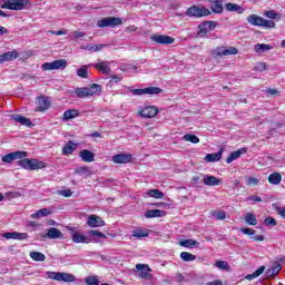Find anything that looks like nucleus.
<instances>
[{
	"label": "nucleus",
	"mask_w": 285,
	"mask_h": 285,
	"mask_svg": "<svg viewBox=\"0 0 285 285\" xmlns=\"http://www.w3.org/2000/svg\"><path fill=\"white\" fill-rule=\"evenodd\" d=\"M185 141H190V144H199V137L195 135L187 134L183 137Z\"/></svg>",
	"instance_id": "46"
},
{
	"label": "nucleus",
	"mask_w": 285,
	"mask_h": 285,
	"mask_svg": "<svg viewBox=\"0 0 285 285\" xmlns=\"http://www.w3.org/2000/svg\"><path fill=\"white\" fill-rule=\"evenodd\" d=\"M246 185L247 186H258L259 185V179H257L255 177H248L246 179Z\"/></svg>",
	"instance_id": "52"
},
{
	"label": "nucleus",
	"mask_w": 285,
	"mask_h": 285,
	"mask_svg": "<svg viewBox=\"0 0 285 285\" xmlns=\"http://www.w3.org/2000/svg\"><path fill=\"white\" fill-rule=\"evenodd\" d=\"M249 202H262V197L253 195L248 197Z\"/></svg>",
	"instance_id": "62"
},
{
	"label": "nucleus",
	"mask_w": 285,
	"mask_h": 285,
	"mask_svg": "<svg viewBox=\"0 0 285 285\" xmlns=\"http://www.w3.org/2000/svg\"><path fill=\"white\" fill-rule=\"evenodd\" d=\"M279 262H284V257L277 258L274 265L267 271L266 275L268 279H273V277L278 275L279 271H282V264H279Z\"/></svg>",
	"instance_id": "15"
},
{
	"label": "nucleus",
	"mask_w": 285,
	"mask_h": 285,
	"mask_svg": "<svg viewBox=\"0 0 285 285\" xmlns=\"http://www.w3.org/2000/svg\"><path fill=\"white\" fill-rule=\"evenodd\" d=\"M30 6L29 0H7L4 2L3 8H7V10H26V8Z\"/></svg>",
	"instance_id": "5"
},
{
	"label": "nucleus",
	"mask_w": 285,
	"mask_h": 285,
	"mask_svg": "<svg viewBox=\"0 0 285 285\" xmlns=\"http://www.w3.org/2000/svg\"><path fill=\"white\" fill-rule=\"evenodd\" d=\"M254 70H256V72H264V70H266V62H257Z\"/></svg>",
	"instance_id": "53"
},
{
	"label": "nucleus",
	"mask_w": 285,
	"mask_h": 285,
	"mask_svg": "<svg viewBox=\"0 0 285 285\" xmlns=\"http://www.w3.org/2000/svg\"><path fill=\"white\" fill-rule=\"evenodd\" d=\"M127 90L137 97H141V95H159L161 92V88L158 87H147L145 89H132L128 87Z\"/></svg>",
	"instance_id": "9"
},
{
	"label": "nucleus",
	"mask_w": 285,
	"mask_h": 285,
	"mask_svg": "<svg viewBox=\"0 0 285 285\" xmlns=\"http://www.w3.org/2000/svg\"><path fill=\"white\" fill-rule=\"evenodd\" d=\"M216 266L217 268H220V271H226V268H228V263L224 261H218L216 262Z\"/></svg>",
	"instance_id": "55"
},
{
	"label": "nucleus",
	"mask_w": 285,
	"mask_h": 285,
	"mask_svg": "<svg viewBox=\"0 0 285 285\" xmlns=\"http://www.w3.org/2000/svg\"><path fill=\"white\" fill-rule=\"evenodd\" d=\"M114 164H130L132 161V155L130 154H117L112 156Z\"/></svg>",
	"instance_id": "17"
},
{
	"label": "nucleus",
	"mask_w": 285,
	"mask_h": 285,
	"mask_svg": "<svg viewBox=\"0 0 285 285\" xmlns=\"http://www.w3.org/2000/svg\"><path fill=\"white\" fill-rule=\"evenodd\" d=\"M47 237L49 239H61V237H63V233H61V230L58 228L51 227L47 232Z\"/></svg>",
	"instance_id": "28"
},
{
	"label": "nucleus",
	"mask_w": 285,
	"mask_h": 285,
	"mask_svg": "<svg viewBox=\"0 0 285 285\" xmlns=\"http://www.w3.org/2000/svg\"><path fill=\"white\" fill-rule=\"evenodd\" d=\"M85 284L99 285V279L96 276H88L87 278H85Z\"/></svg>",
	"instance_id": "51"
},
{
	"label": "nucleus",
	"mask_w": 285,
	"mask_h": 285,
	"mask_svg": "<svg viewBox=\"0 0 285 285\" xmlns=\"http://www.w3.org/2000/svg\"><path fill=\"white\" fill-rule=\"evenodd\" d=\"M136 268L137 271H140V277L142 279H146V277H148V267L146 268V265L137 264Z\"/></svg>",
	"instance_id": "45"
},
{
	"label": "nucleus",
	"mask_w": 285,
	"mask_h": 285,
	"mask_svg": "<svg viewBox=\"0 0 285 285\" xmlns=\"http://www.w3.org/2000/svg\"><path fill=\"white\" fill-rule=\"evenodd\" d=\"M71 239L75 242V244H90L91 242L90 237L78 232L71 234Z\"/></svg>",
	"instance_id": "19"
},
{
	"label": "nucleus",
	"mask_w": 285,
	"mask_h": 285,
	"mask_svg": "<svg viewBox=\"0 0 285 285\" xmlns=\"http://www.w3.org/2000/svg\"><path fill=\"white\" fill-rule=\"evenodd\" d=\"M264 17H267L268 19H282V16L275 12V10L265 11Z\"/></svg>",
	"instance_id": "47"
},
{
	"label": "nucleus",
	"mask_w": 285,
	"mask_h": 285,
	"mask_svg": "<svg viewBox=\"0 0 285 285\" xmlns=\"http://www.w3.org/2000/svg\"><path fill=\"white\" fill-rule=\"evenodd\" d=\"M104 48H106V45L89 43L85 47H81V50H88L89 52H99L100 50H104Z\"/></svg>",
	"instance_id": "32"
},
{
	"label": "nucleus",
	"mask_w": 285,
	"mask_h": 285,
	"mask_svg": "<svg viewBox=\"0 0 285 285\" xmlns=\"http://www.w3.org/2000/svg\"><path fill=\"white\" fill-rule=\"evenodd\" d=\"M240 233H243V235H255V229H253V228H242Z\"/></svg>",
	"instance_id": "59"
},
{
	"label": "nucleus",
	"mask_w": 285,
	"mask_h": 285,
	"mask_svg": "<svg viewBox=\"0 0 285 285\" xmlns=\"http://www.w3.org/2000/svg\"><path fill=\"white\" fill-rule=\"evenodd\" d=\"M78 77H81L82 79H88V67L82 66L77 70Z\"/></svg>",
	"instance_id": "49"
},
{
	"label": "nucleus",
	"mask_w": 285,
	"mask_h": 285,
	"mask_svg": "<svg viewBox=\"0 0 285 285\" xmlns=\"http://www.w3.org/2000/svg\"><path fill=\"white\" fill-rule=\"evenodd\" d=\"M276 212L285 219V207H277Z\"/></svg>",
	"instance_id": "61"
},
{
	"label": "nucleus",
	"mask_w": 285,
	"mask_h": 285,
	"mask_svg": "<svg viewBox=\"0 0 285 285\" xmlns=\"http://www.w3.org/2000/svg\"><path fill=\"white\" fill-rule=\"evenodd\" d=\"M18 166L24 168V170H39L46 168V163L37 159L20 158Z\"/></svg>",
	"instance_id": "1"
},
{
	"label": "nucleus",
	"mask_w": 285,
	"mask_h": 285,
	"mask_svg": "<svg viewBox=\"0 0 285 285\" xmlns=\"http://www.w3.org/2000/svg\"><path fill=\"white\" fill-rule=\"evenodd\" d=\"M158 114L159 109L155 106L145 107L139 111L140 117H144L145 119H153V117H157Z\"/></svg>",
	"instance_id": "13"
},
{
	"label": "nucleus",
	"mask_w": 285,
	"mask_h": 285,
	"mask_svg": "<svg viewBox=\"0 0 285 285\" xmlns=\"http://www.w3.org/2000/svg\"><path fill=\"white\" fill-rule=\"evenodd\" d=\"M212 217H215L218 220L226 219V212H210Z\"/></svg>",
	"instance_id": "50"
},
{
	"label": "nucleus",
	"mask_w": 285,
	"mask_h": 285,
	"mask_svg": "<svg viewBox=\"0 0 285 285\" xmlns=\"http://www.w3.org/2000/svg\"><path fill=\"white\" fill-rule=\"evenodd\" d=\"M180 259H183V262H195L197 259V256L188 252H181Z\"/></svg>",
	"instance_id": "43"
},
{
	"label": "nucleus",
	"mask_w": 285,
	"mask_h": 285,
	"mask_svg": "<svg viewBox=\"0 0 285 285\" xmlns=\"http://www.w3.org/2000/svg\"><path fill=\"white\" fill-rule=\"evenodd\" d=\"M203 184L205 186H219L222 179L210 175H203Z\"/></svg>",
	"instance_id": "20"
},
{
	"label": "nucleus",
	"mask_w": 285,
	"mask_h": 285,
	"mask_svg": "<svg viewBox=\"0 0 285 285\" xmlns=\"http://www.w3.org/2000/svg\"><path fill=\"white\" fill-rule=\"evenodd\" d=\"M210 10L212 12H214V14H222V12H224V4L220 2L214 1L210 6Z\"/></svg>",
	"instance_id": "37"
},
{
	"label": "nucleus",
	"mask_w": 285,
	"mask_h": 285,
	"mask_svg": "<svg viewBox=\"0 0 285 285\" xmlns=\"http://www.w3.org/2000/svg\"><path fill=\"white\" fill-rule=\"evenodd\" d=\"M10 119H12L13 121H17V124H21V126H32V121H30V119L19 115V114H12L10 116Z\"/></svg>",
	"instance_id": "22"
},
{
	"label": "nucleus",
	"mask_w": 285,
	"mask_h": 285,
	"mask_svg": "<svg viewBox=\"0 0 285 285\" xmlns=\"http://www.w3.org/2000/svg\"><path fill=\"white\" fill-rule=\"evenodd\" d=\"M248 23L252 26H258L261 28H275V21L266 20L257 14H250L247 17Z\"/></svg>",
	"instance_id": "2"
},
{
	"label": "nucleus",
	"mask_w": 285,
	"mask_h": 285,
	"mask_svg": "<svg viewBox=\"0 0 285 285\" xmlns=\"http://www.w3.org/2000/svg\"><path fill=\"white\" fill-rule=\"evenodd\" d=\"M94 67L96 68V70H99L100 72H102V75H110V62H98L96 65H94Z\"/></svg>",
	"instance_id": "27"
},
{
	"label": "nucleus",
	"mask_w": 285,
	"mask_h": 285,
	"mask_svg": "<svg viewBox=\"0 0 285 285\" xmlns=\"http://www.w3.org/2000/svg\"><path fill=\"white\" fill-rule=\"evenodd\" d=\"M58 194L62 197H72V191L70 189L59 190Z\"/></svg>",
	"instance_id": "58"
},
{
	"label": "nucleus",
	"mask_w": 285,
	"mask_h": 285,
	"mask_svg": "<svg viewBox=\"0 0 285 285\" xmlns=\"http://www.w3.org/2000/svg\"><path fill=\"white\" fill-rule=\"evenodd\" d=\"M79 157L80 159H82V161H86L87 164H92V161H95V153L88 149L81 150L79 153Z\"/></svg>",
	"instance_id": "21"
},
{
	"label": "nucleus",
	"mask_w": 285,
	"mask_h": 285,
	"mask_svg": "<svg viewBox=\"0 0 285 285\" xmlns=\"http://www.w3.org/2000/svg\"><path fill=\"white\" fill-rule=\"evenodd\" d=\"M248 149H246V147H243L236 151H233L229 157H227L226 163L227 164H233V161H235V159H239V157H242V155H246Z\"/></svg>",
	"instance_id": "23"
},
{
	"label": "nucleus",
	"mask_w": 285,
	"mask_h": 285,
	"mask_svg": "<svg viewBox=\"0 0 285 285\" xmlns=\"http://www.w3.org/2000/svg\"><path fill=\"white\" fill-rule=\"evenodd\" d=\"M80 37H86V33H83L82 31H73L71 33V39L77 40V39H80Z\"/></svg>",
	"instance_id": "56"
},
{
	"label": "nucleus",
	"mask_w": 285,
	"mask_h": 285,
	"mask_svg": "<svg viewBox=\"0 0 285 285\" xmlns=\"http://www.w3.org/2000/svg\"><path fill=\"white\" fill-rule=\"evenodd\" d=\"M148 229L138 228L132 232V237H137L138 239H141V237H148Z\"/></svg>",
	"instance_id": "44"
},
{
	"label": "nucleus",
	"mask_w": 285,
	"mask_h": 285,
	"mask_svg": "<svg viewBox=\"0 0 285 285\" xmlns=\"http://www.w3.org/2000/svg\"><path fill=\"white\" fill-rule=\"evenodd\" d=\"M179 246H183L184 248H195L199 246V242L193 239H184L179 242Z\"/></svg>",
	"instance_id": "35"
},
{
	"label": "nucleus",
	"mask_w": 285,
	"mask_h": 285,
	"mask_svg": "<svg viewBox=\"0 0 285 285\" xmlns=\"http://www.w3.org/2000/svg\"><path fill=\"white\" fill-rule=\"evenodd\" d=\"M223 155H224V148H220L218 153L208 154L207 156H205V161H207L208 164L213 161H219Z\"/></svg>",
	"instance_id": "25"
},
{
	"label": "nucleus",
	"mask_w": 285,
	"mask_h": 285,
	"mask_svg": "<svg viewBox=\"0 0 285 285\" xmlns=\"http://www.w3.org/2000/svg\"><path fill=\"white\" fill-rule=\"evenodd\" d=\"M88 234L91 237H98V239H106V234H104L102 232H99L97 229H91L88 232Z\"/></svg>",
	"instance_id": "48"
},
{
	"label": "nucleus",
	"mask_w": 285,
	"mask_h": 285,
	"mask_svg": "<svg viewBox=\"0 0 285 285\" xmlns=\"http://www.w3.org/2000/svg\"><path fill=\"white\" fill-rule=\"evenodd\" d=\"M268 183L274 184L275 186L282 183V175L279 173H273L268 176Z\"/></svg>",
	"instance_id": "36"
},
{
	"label": "nucleus",
	"mask_w": 285,
	"mask_h": 285,
	"mask_svg": "<svg viewBox=\"0 0 285 285\" xmlns=\"http://www.w3.org/2000/svg\"><path fill=\"white\" fill-rule=\"evenodd\" d=\"M155 43H160V46H170L171 43H175V38L170 36H163V35H154L150 37Z\"/></svg>",
	"instance_id": "12"
},
{
	"label": "nucleus",
	"mask_w": 285,
	"mask_h": 285,
	"mask_svg": "<svg viewBox=\"0 0 285 285\" xmlns=\"http://www.w3.org/2000/svg\"><path fill=\"white\" fill-rule=\"evenodd\" d=\"M16 237H17V232H9L3 234L4 239H16Z\"/></svg>",
	"instance_id": "57"
},
{
	"label": "nucleus",
	"mask_w": 285,
	"mask_h": 285,
	"mask_svg": "<svg viewBox=\"0 0 285 285\" xmlns=\"http://www.w3.org/2000/svg\"><path fill=\"white\" fill-rule=\"evenodd\" d=\"M19 59V51L12 50L0 55V63H6V61H14Z\"/></svg>",
	"instance_id": "18"
},
{
	"label": "nucleus",
	"mask_w": 285,
	"mask_h": 285,
	"mask_svg": "<svg viewBox=\"0 0 285 285\" xmlns=\"http://www.w3.org/2000/svg\"><path fill=\"white\" fill-rule=\"evenodd\" d=\"M27 157L28 153L26 151H13L3 156L2 161L4 164H12L13 161H16V159H26Z\"/></svg>",
	"instance_id": "11"
},
{
	"label": "nucleus",
	"mask_w": 285,
	"mask_h": 285,
	"mask_svg": "<svg viewBox=\"0 0 285 285\" xmlns=\"http://www.w3.org/2000/svg\"><path fill=\"white\" fill-rule=\"evenodd\" d=\"M239 50L235 47H217L213 52V57H228L230 55H237Z\"/></svg>",
	"instance_id": "10"
},
{
	"label": "nucleus",
	"mask_w": 285,
	"mask_h": 285,
	"mask_svg": "<svg viewBox=\"0 0 285 285\" xmlns=\"http://www.w3.org/2000/svg\"><path fill=\"white\" fill-rule=\"evenodd\" d=\"M48 215H52V210L50 208H42L31 214L32 219H41V217H48Z\"/></svg>",
	"instance_id": "29"
},
{
	"label": "nucleus",
	"mask_w": 285,
	"mask_h": 285,
	"mask_svg": "<svg viewBox=\"0 0 285 285\" xmlns=\"http://www.w3.org/2000/svg\"><path fill=\"white\" fill-rule=\"evenodd\" d=\"M252 239H254V242H264V235L253 236Z\"/></svg>",
	"instance_id": "63"
},
{
	"label": "nucleus",
	"mask_w": 285,
	"mask_h": 285,
	"mask_svg": "<svg viewBox=\"0 0 285 285\" xmlns=\"http://www.w3.org/2000/svg\"><path fill=\"white\" fill-rule=\"evenodd\" d=\"M16 239H20V240L28 239V234L17 232Z\"/></svg>",
	"instance_id": "60"
},
{
	"label": "nucleus",
	"mask_w": 285,
	"mask_h": 285,
	"mask_svg": "<svg viewBox=\"0 0 285 285\" xmlns=\"http://www.w3.org/2000/svg\"><path fill=\"white\" fill-rule=\"evenodd\" d=\"M146 219H153L155 217H166V212L161 209H149L145 212Z\"/></svg>",
	"instance_id": "24"
},
{
	"label": "nucleus",
	"mask_w": 285,
	"mask_h": 285,
	"mask_svg": "<svg viewBox=\"0 0 285 285\" xmlns=\"http://www.w3.org/2000/svg\"><path fill=\"white\" fill-rule=\"evenodd\" d=\"M217 28V22L216 21H204L198 26V32L196 33V39H202L210 32V30H215Z\"/></svg>",
	"instance_id": "4"
},
{
	"label": "nucleus",
	"mask_w": 285,
	"mask_h": 285,
	"mask_svg": "<svg viewBox=\"0 0 285 285\" xmlns=\"http://www.w3.org/2000/svg\"><path fill=\"white\" fill-rule=\"evenodd\" d=\"M89 97H95V95H101V85L94 83L87 88Z\"/></svg>",
	"instance_id": "34"
},
{
	"label": "nucleus",
	"mask_w": 285,
	"mask_h": 285,
	"mask_svg": "<svg viewBox=\"0 0 285 285\" xmlns=\"http://www.w3.org/2000/svg\"><path fill=\"white\" fill-rule=\"evenodd\" d=\"M124 21L121 18L107 17L97 22L98 28H116V26H121Z\"/></svg>",
	"instance_id": "7"
},
{
	"label": "nucleus",
	"mask_w": 285,
	"mask_h": 285,
	"mask_svg": "<svg viewBox=\"0 0 285 285\" xmlns=\"http://www.w3.org/2000/svg\"><path fill=\"white\" fill-rule=\"evenodd\" d=\"M36 104H37V107H36L37 112H46V110L50 108V100L46 96L38 97Z\"/></svg>",
	"instance_id": "14"
},
{
	"label": "nucleus",
	"mask_w": 285,
	"mask_h": 285,
	"mask_svg": "<svg viewBox=\"0 0 285 285\" xmlns=\"http://www.w3.org/2000/svg\"><path fill=\"white\" fill-rule=\"evenodd\" d=\"M76 117H79V110L77 109H68L63 112L65 121H70V119H75Z\"/></svg>",
	"instance_id": "33"
},
{
	"label": "nucleus",
	"mask_w": 285,
	"mask_h": 285,
	"mask_svg": "<svg viewBox=\"0 0 285 285\" xmlns=\"http://www.w3.org/2000/svg\"><path fill=\"white\" fill-rule=\"evenodd\" d=\"M245 222L246 224H248L249 226H257V217L255 216V214L253 213H247L245 215Z\"/></svg>",
	"instance_id": "38"
},
{
	"label": "nucleus",
	"mask_w": 285,
	"mask_h": 285,
	"mask_svg": "<svg viewBox=\"0 0 285 285\" xmlns=\"http://www.w3.org/2000/svg\"><path fill=\"white\" fill-rule=\"evenodd\" d=\"M186 14L187 17H196V19H199L202 17H209L210 10L206 9L204 6L194 4L187 9Z\"/></svg>",
	"instance_id": "3"
},
{
	"label": "nucleus",
	"mask_w": 285,
	"mask_h": 285,
	"mask_svg": "<svg viewBox=\"0 0 285 285\" xmlns=\"http://www.w3.org/2000/svg\"><path fill=\"white\" fill-rule=\"evenodd\" d=\"M68 66V61L66 59L56 60L52 62H45L41 65V70H66V67Z\"/></svg>",
	"instance_id": "6"
},
{
	"label": "nucleus",
	"mask_w": 285,
	"mask_h": 285,
	"mask_svg": "<svg viewBox=\"0 0 285 285\" xmlns=\"http://www.w3.org/2000/svg\"><path fill=\"white\" fill-rule=\"evenodd\" d=\"M266 271V266H261L258 269H256L253 274L246 275L245 278H247L249 282L259 277Z\"/></svg>",
	"instance_id": "39"
},
{
	"label": "nucleus",
	"mask_w": 285,
	"mask_h": 285,
	"mask_svg": "<svg viewBox=\"0 0 285 285\" xmlns=\"http://www.w3.org/2000/svg\"><path fill=\"white\" fill-rule=\"evenodd\" d=\"M146 195H148V197H154V199H164V193L159 189H150Z\"/></svg>",
	"instance_id": "40"
},
{
	"label": "nucleus",
	"mask_w": 285,
	"mask_h": 285,
	"mask_svg": "<svg viewBox=\"0 0 285 285\" xmlns=\"http://www.w3.org/2000/svg\"><path fill=\"white\" fill-rule=\"evenodd\" d=\"M75 95L79 98V99H86V97H90L88 94V87L85 88H77L75 90Z\"/></svg>",
	"instance_id": "41"
},
{
	"label": "nucleus",
	"mask_w": 285,
	"mask_h": 285,
	"mask_svg": "<svg viewBox=\"0 0 285 285\" xmlns=\"http://www.w3.org/2000/svg\"><path fill=\"white\" fill-rule=\"evenodd\" d=\"M76 173H78L79 175H81L82 173H88V168L87 167H80L76 170Z\"/></svg>",
	"instance_id": "64"
},
{
	"label": "nucleus",
	"mask_w": 285,
	"mask_h": 285,
	"mask_svg": "<svg viewBox=\"0 0 285 285\" xmlns=\"http://www.w3.org/2000/svg\"><path fill=\"white\" fill-rule=\"evenodd\" d=\"M268 50H273L272 45L257 43L254 46V52H256V55H264V52H268Z\"/></svg>",
	"instance_id": "26"
},
{
	"label": "nucleus",
	"mask_w": 285,
	"mask_h": 285,
	"mask_svg": "<svg viewBox=\"0 0 285 285\" xmlns=\"http://www.w3.org/2000/svg\"><path fill=\"white\" fill-rule=\"evenodd\" d=\"M77 150V144L69 140L63 147H62V155H72Z\"/></svg>",
	"instance_id": "31"
},
{
	"label": "nucleus",
	"mask_w": 285,
	"mask_h": 285,
	"mask_svg": "<svg viewBox=\"0 0 285 285\" xmlns=\"http://www.w3.org/2000/svg\"><path fill=\"white\" fill-rule=\"evenodd\" d=\"M50 277L51 279H56V282H66V283L77 282V277L75 275L66 272H51Z\"/></svg>",
	"instance_id": "8"
},
{
	"label": "nucleus",
	"mask_w": 285,
	"mask_h": 285,
	"mask_svg": "<svg viewBox=\"0 0 285 285\" xmlns=\"http://www.w3.org/2000/svg\"><path fill=\"white\" fill-rule=\"evenodd\" d=\"M265 226H277V220H275L273 217H267L265 218Z\"/></svg>",
	"instance_id": "54"
},
{
	"label": "nucleus",
	"mask_w": 285,
	"mask_h": 285,
	"mask_svg": "<svg viewBox=\"0 0 285 285\" xmlns=\"http://www.w3.org/2000/svg\"><path fill=\"white\" fill-rule=\"evenodd\" d=\"M87 224L88 226H90V228H100L101 226H106V222H104V218L96 215H90Z\"/></svg>",
	"instance_id": "16"
},
{
	"label": "nucleus",
	"mask_w": 285,
	"mask_h": 285,
	"mask_svg": "<svg viewBox=\"0 0 285 285\" xmlns=\"http://www.w3.org/2000/svg\"><path fill=\"white\" fill-rule=\"evenodd\" d=\"M225 9L228 12H238V14H244V8H242V6L233 3V2H228L227 4H225Z\"/></svg>",
	"instance_id": "30"
},
{
	"label": "nucleus",
	"mask_w": 285,
	"mask_h": 285,
	"mask_svg": "<svg viewBox=\"0 0 285 285\" xmlns=\"http://www.w3.org/2000/svg\"><path fill=\"white\" fill-rule=\"evenodd\" d=\"M30 257L33 259V262H46V255H43L41 252H31Z\"/></svg>",
	"instance_id": "42"
}]
</instances>
